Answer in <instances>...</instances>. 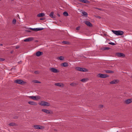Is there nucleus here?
Wrapping results in <instances>:
<instances>
[{
  "label": "nucleus",
  "instance_id": "nucleus-40",
  "mask_svg": "<svg viewBox=\"0 0 132 132\" xmlns=\"http://www.w3.org/2000/svg\"><path fill=\"white\" fill-rule=\"evenodd\" d=\"M19 48V46H17L15 48L16 49H18Z\"/></svg>",
  "mask_w": 132,
  "mask_h": 132
},
{
  "label": "nucleus",
  "instance_id": "nucleus-1",
  "mask_svg": "<svg viewBox=\"0 0 132 132\" xmlns=\"http://www.w3.org/2000/svg\"><path fill=\"white\" fill-rule=\"evenodd\" d=\"M112 31L114 34L117 35L121 36L123 35L124 34L123 32L121 30H112Z\"/></svg>",
  "mask_w": 132,
  "mask_h": 132
},
{
  "label": "nucleus",
  "instance_id": "nucleus-48",
  "mask_svg": "<svg viewBox=\"0 0 132 132\" xmlns=\"http://www.w3.org/2000/svg\"><path fill=\"white\" fill-rule=\"evenodd\" d=\"M38 42V41L37 40H36L35 41V42Z\"/></svg>",
  "mask_w": 132,
  "mask_h": 132
},
{
  "label": "nucleus",
  "instance_id": "nucleus-9",
  "mask_svg": "<svg viewBox=\"0 0 132 132\" xmlns=\"http://www.w3.org/2000/svg\"><path fill=\"white\" fill-rule=\"evenodd\" d=\"M116 55L118 57H125V55L124 54L121 53H116Z\"/></svg>",
  "mask_w": 132,
  "mask_h": 132
},
{
  "label": "nucleus",
  "instance_id": "nucleus-25",
  "mask_svg": "<svg viewBox=\"0 0 132 132\" xmlns=\"http://www.w3.org/2000/svg\"><path fill=\"white\" fill-rule=\"evenodd\" d=\"M88 80L87 78H84L81 80V81L82 82H85L87 81Z\"/></svg>",
  "mask_w": 132,
  "mask_h": 132
},
{
  "label": "nucleus",
  "instance_id": "nucleus-17",
  "mask_svg": "<svg viewBox=\"0 0 132 132\" xmlns=\"http://www.w3.org/2000/svg\"><path fill=\"white\" fill-rule=\"evenodd\" d=\"M43 29H44V28H34V29H33L34 30V31H38L43 30Z\"/></svg>",
  "mask_w": 132,
  "mask_h": 132
},
{
  "label": "nucleus",
  "instance_id": "nucleus-13",
  "mask_svg": "<svg viewBox=\"0 0 132 132\" xmlns=\"http://www.w3.org/2000/svg\"><path fill=\"white\" fill-rule=\"evenodd\" d=\"M55 86L61 87H63L64 86V85L63 84L59 83H56L55 84Z\"/></svg>",
  "mask_w": 132,
  "mask_h": 132
},
{
  "label": "nucleus",
  "instance_id": "nucleus-44",
  "mask_svg": "<svg viewBox=\"0 0 132 132\" xmlns=\"http://www.w3.org/2000/svg\"><path fill=\"white\" fill-rule=\"evenodd\" d=\"M57 15L59 16V17H60V15L59 14H57Z\"/></svg>",
  "mask_w": 132,
  "mask_h": 132
},
{
  "label": "nucleus",
  "instance_id": "nucleus-38",
  "mask_svg": "<svg viewBox=\"0 0 132 132\" xmlns=\"http://www.w3.org/2000/svg\"><path fill=\"white\" fill-rule=\"evenodd\" d=\"M34 73L36 74H38L39 73V72L38 71H35L34 72Z\"/></svg>",
  "mask_w": 132,
  "mask_h": 132
},
{
  "label": "nucleus",
  "instance_id": "nucleus-8",
  "mask_svg": "<svg viewBox=\"0 0 132 132\" xmlns=\"http://www.w3.org/2000/svg\"><path fill=\"white\" fill-rule=\"evenodd\" d=\"M50 70L51 72L54 73H57L59 72V71L58 70L53 68H50Z\"/></svg>",
  "mask_w": 132,
  "mask_h": 132
},
{
  "label": "nucleus",
  "instance_id": "nucleus-41",
  "mask_svg": "<svg viewBox=\"0 0 132 132\" xmlns=\"http://www.w3.org/2000/svg\"><path fill=\"white\" fill-rule=\"evenodd\" d=\"M34 29V28H30V29L31 30H32L33 31H34V30L33 29Z\"/></svg>",
  "mask_w": 132,
  "mask_h": 132
},
{
  "label": "nucleus",
  "instance_id": "nucleus-4",
  "mask_svg": "<svg viewBox=\"0 0 132 132\" xmlns=\"http://www.w3.org/2000/svg\"><path fill=\"white\" fill-rule=\"evenodd\" d=\"M75 68L78 71L84 72L88 71L87 70L84 68H81L79 67H76Z\"/></svg>",
  "mask_w": 132,
  "mask_h": 132
},
{
  "label": "nucleus",
  "instance_id": "nucleus-27",
  "mask_svg": "<svg viewBox=\"0 0 132 132\" xmlns=\"http://www.w3.org/2000/svg\"><path fill=\"white\" fill-rule=\"evenodd\" d=\"M15 123H11L9 124V125L10 126H15Z\"/></svg>",
  "mask_w": 132,
  "mask_h": 132
},
{
  "label": "nucleus",
  "instance_id": "nucleus-2",
  "mask_svg": "<svg viewBox=\"0 0 132 132\" xmlns=\"http://www.w3.org/2000/svg\"><path fill=\"white\" fill-rule=\"evenodd\" d=\"M39 105L42 106H50V103L44 101H41L40 102V103H39Z\"/></svg>",
  "mask_w": 132,
  "mask_h": 132
},
{
  "label": "nucleus",
  "instance_id": "nucleus-33",
  "mask_svg": "<svg viewBox=\"0 0 132 132\" xmlns=\"http://www.w3.org/2000/svg\"><path fill=\"white\" fill-rule=\"evenodd\" d=\"M108 44H110V45H115V44L114 43H112V42H109L108 43Z\"/></svg>",
  "mask_w": 132,
  "mask_h": 132
},
{
  "label": "nucleus",
  "instance_id": "nucleus-39",
  "mask_svg": "<svg viewBox=\"0 0 132 132\" xmlns=\"http://www.w3.org/2000/svg\"><path fill=\"white\" fill-rule=\"evenodd\" d=\"M45 19L44 18H42L40 19V20H44Z\"/></svg>",
  "mask_w": 132,
  "mask_h": 132
},
{
  "label": "nucleus",
  "instance_id": "nucleus-31",
  "mask_svg": "<svg viewBox=\"0 0 132 132\" xmlns=\"http://www.w3.org/2000/svg\"><path fill=\"white\" fill-rule=\"evenodd\" d=\"M16 20L15 19H13V21H12V23L13 24H14L16 22Z\"/></svg>",
  "mask_w": 132,
  "mask_h": 132
},
{
  "label": "nucleus",
  "instance_id": "nucleus-24",
  "mask_svg": "<svg viewBox=\"0 0 132 132\" xmlns=\"http://www.w3.org/2000/svg\"><path fill=\"white\" fill-rule=\"evenodd\" d=\"M78 84L77 83H72L70 84V85L72 86H74L77 85Z\"/></svg>",
  "mask_w": 132,
  "mask_h": 132
},
{
  "label": "nucleus",
  "instance_id": "nucleus-20",
  "mask_svg": "<svg viewBox=\"0 0 132 132\" xmlns=\"http://www.w3.org/2000/svg\"><path fill=\"white\" fill-rule=\"evenodd\" d=\"M45 15V14L43 13H39L37 15V16L38 17H41L44 16Z\"/></svg>",
  "mask_w": 132,
  "mask_h": 132
},
{
  "label": "nucleus",
  "instance_id": "nucleus-14",
  "mask_svg": "<svg viewBox=\"0 0 132 132\" xmlns=\"http://www.w3.org/2000/svg\"><path fill=\"white\" fill-rule=\"evenodd\" d=\"M28 103L32 105H37V103H36L33 101H29L28 102Z\"/></svg>",
  "mask_w": 132,
  "mask_h": 132
},
{
  "label": "nucleus",
  "instance_id": "nucleus-45",
  "mask_svg": "<svg viewBox=\"0 0 132 132\" xmlns=\"http://www.w3.org/2000/svg\"><path fill=\"white\" fill-rule=\"evenodd\" d=\"M97 17L98 18H99V19H100L101 18V17L100 16H97Z\"/></svg>",
  "mask_w": 132,
  "mask_h": 132
},
{
  "label": "nucleus",
  "instance_id": "nucleus-32",
  "mask_svg": "<svg viewBox=\"0 0 132 132\" xmlns=\"http://www.w3.org/2000/svg\"><path fill=\"white\" fill-rule=\"evenodd\" d=\"M34 82L36 83H40V82L39 81L37 80H35L34 81Z\"/></svg>",
  "mask_w": 132,
  "mask_h": 132
},
{
  "label": "nucleus",
  "instance_id": "nucleus-30",
  "mask_svg": "<svg viewBox=\"0 0 132 132\" xmlns=\"http://www.w3.org/2000/svg\"><path fill=\"white\" fill-rule=\"evenodd\" d=\"M58 58H59V59L60 60L62 61L64 59V57L62 56H61L59 57H58Z\"/></svg>",
  "mask_w": 132,
  "mask_h": 132
},
{
  "label": "nucleus",
  "instance_id": "nucleus-7",
  "mask_svg": "<svg viewBox=\"0 0 132 132\" xmlns=\"http://www.w3.org/2000/svg\"><path fill=\"white\" fill-rule=\"evenodd\" d=\"M14 82L16 84H22L24 83V81L21 79H17L15 80Z\"/></svg>",
  "mask_w": 132,
  "mask_h": 132
},
{
  "label": "nucleus",
  "instance_id": "nucleus-6",
  "mask_svg": "<svg viewBox=\"0 0 132 132\" xmlns=\"http://www.w3.org/2000/svg\"><path fill=\"white\" fill-rule=\"evenodd\" d=\"M33 127L34 128L38 129H43L45 128L43 126L38 125H34Z\"/></svg>",
  "mask_w": 132,
  "mask_h": 132
},
{
  "label": "nucleus",
  "instance_id": "nucleus-12",
  "mask_svg": "<svg viewBox=\"0 0 132 132\" xmlns=\"http://www.w3.org/2000/svg\"><path fill=\"white\" fill-rule=\"evenodd\" d=\"M85 24L87 26L89 27H92V24L89 21H85Z\"/></svg>",
  "mask_w": 132,
  "mask_h": 132
},
{
  "label": "nucleus",
  "instance_id": "nucleus-42",
  "mask_svg": "<svg viewBox=\"0 0 132 132\" xmlns=\"http://www.w3.org/2000/svg\"><path fill=\"white\" fill-rule=\"evenodd\" d=\"M27 32H31V31L30 30H27Z\"/></svg>",
  "mask_w": 132,
  "mask_h": 132
},
{
  "label": "nucleus",
  "instance_id": "nucleus-46",
  "mask_svg": "<svg viewBox=\"0 0 132 132\" xmlns=\"http://www.w3.org/2000/svg\"><path fill=\"white\" fill-rule=\"evenodd\" d=\"M21 62V61H20V62H18V64H20V62Z\"/></svg>",
  "mask_w": 132,
  "mask_h": 132
},
{
  "label": "nucleus",
  "instance_id": "nucleus-11",
  "mask_svg": "<svg viewBox=\"0 0 132 132\" xmlns=\"http://www.w3.org/2000/svg\"><path fill=\"white\" fill-rule=\"evenodd\" d=\"M34 39L32 37H30L24 39V41L25 42H30L33 40Z\"/></svg>",
  "mask_w": 132,
  "mask_h": 132
},
{
  "label": "nucleus",
  "instance_id": "nucleus-21",
  "mask_svg": "<svg viewBox=\"0 0 132 132\" xmlns=\"http://www.w3.org/2000/svg\"><path fill=\"white\" fill-rule=\"evenodd\" d=\"M80 2L84 3H88L89 1L87 0H79Z\"/></svg>",
  "mask_w": 132,
  "mask_h": 132
},
{
  "label": "nucleus",
  "instance_id": "nucleus-37",
  "mask_svg": "<svg viewBox=\"0 0 132 132\" xmlns=\"http://www.w3.org/2000/svg\"><path fill=\"white\" fill-rule=\"evenodd\" d=\"M5 60V59H4L3 58H0V61H3Z\"/></svg>",
  "mask_w": 132,
  "mask_h": 132
},
{
  "label": "nucleus",
  "instance_id": "nucleus-22",
  "mask_svg": "<svg viewBox=\"0 0 132 132\" xmlns=\"http://www.w3.org/2000/svg\"><path fill=\"white\" fill-rule=\"evenodd\" d=\"M107 73H113L114 72L112 71L107 70L105 71Z\"/></svg>",
  "mask_w": 132,
  "mask_h": 132
},
{
  "label": "nucleus",
  "instance_id": "nucleus-36",
  "mask_svg": "<svg viewBox=\"0 0 132 132\" xmlns=\"http://www.w3.org/2000/svg\"><path fill=\"white\" fill-rule=\"evenodd\" d=\"M110 49V48L108 47H106L104 49L105 50H108Z\"/></svg>",
  "mask_w": 132,
  "mask_h": 132
},
{
  "label": "nucleus",
  "instance_id": "nucleus-19",
  "mask_svg": "<svg viewBox=\"0 0 132 132\" xmlns=\"http://www.w3.org/2000/svg\"><path fill=\"white\" fill-rule=\"evenodd\" d=\"M61 64L62 66L64 67H67L68 66V64L67 62H64L62 63Z\"/></svg>",
  "mask_w": 132,
  "mask_h": 132
},
{
  "label": "nucleus",
  "instance_id": "nucleus-15",
  "mask_svg": "<svg viewBox=\"0 0 132 132\" xmlns=\"http://www.w3.org/2000/svg\"><path fill=\"white\" fill-rule=\"evenodd\" d=\"M42 111L47 114H49L50 113V111L47 109H43L42 110Z\"/></svg>",
  "mask_w": 132,
  "mask_h": 132
},
{
  "label": "nucleus",
  "instance_id": "nucleus-26",
  "mask_svg": "<svg viewBox=\"0 0 132 132\" xmlns=\"http://www.w3.org/2000/svg\"><path fill=\"white\" fill-rule=\"evenodd\" d=\"M54 14V12H52L50 14V16L52 18H53V15Z\"/></svg>",
  "mask_w": 132,
  "mask_h": 132
},
{
  "label": "nucleus",
  "instance_id": "nucleus-3",
  "mask_svg": "<svg viewBox=\"0 0 132 132\" xmlns=\"http://www.w3.org/2000/svg\"><path fill=\"white\" fill-rule=\"evenodd\" d=\"M97 77L101 78H105L108 77L109 76L107 74L99 73L97 75Z\"/></svg>",
  "mask_w": 132,
  "mask_h": 132
},
{
  "label": "nucleus",
  "instance_id": "nucleus-16",
  "mask_svg": "<svg viewBox=\"0 0 132 132\" xmlns=\"http://www.w3.org/2000/svg\"><path fill=\"white\" fill-rule=\"evenodd\" d=\"M118 82V81L117 80H114L110 82V84H116Z\"/></svg>",
  "mask_w": 132,
  "mask_h": 132
},
{
  "label": "nucleus",
  "instance_id": "nucleus-29",
  "mask_svg": "<svg viewBox=\"0 0 132 132\" xmlns=\"http://www.w3.org/2000/svg\"><path fill=\"white\" fill-rule=\"evenodd\" d=\"M62 43L67 44H69V43L68 42L66 41H63L62 42Z\"/></svg>",
  "mask_w": 132,
  "mask_h": 132
},
{
  "label": "nucleus",
  "instance_id": "nucleus-47",
  "mask_svg": "<svg viewBox=\"0 0 132 132\" xmlns=\"http://www.w3.org/2000/svg\"><path fill=\"white\" fill-rule=\"evenodd\" d=\"M3 45V44H0V46H2Z\"/></svg>",
  "mask_w": 132,
  "mask_h": 132
},
{
  "label": "nucleus",
  "instance_id": "nucleus-23",
  "mask_svg": "<svg viewBox=\"0 0 132 132\" xmlns=\"http://www.w3.org/2000/svg\"><path fill=\"white\" fill-rule=\"evenodd\" d=\"M82 13L83 14V15L85 16L86 17H87L88 15V13L84 11L82 12Z\"/></svg>",
  "mask_w": 132,
  "mask_h": 132
},
{
  "label": "nucleus",
  "instance_id": "nucleus-35",
  "mask_svg": "<svg viewBox=\"0 0 132 132\" xmlns=\"http://www.w3.org/2000/svg\"><path fill=\"white\" fill-rule=\"evenodd\" d=\"M99 108H102L103 107V105H100L99 106Z\"/></svg>",
  "mask_w": 132,
  "mask_h": 132
},
{
  "label": "nucleus",
  "instance_id": "nucleus-28",
  "mask_svg": "<svg viewBox=\"0 0 132 132\" xmlns=\"http://www.w3.org/2000/svg\"><path fill=\"white\" fill-rule=\"evenodd\" d=\"M63 15L65 16H67L68 15V14L66 12H64L63 13Z\"/></svg>",
  "mask_w": 132,
  "mask_h": 132
},
{
  "label": "nucleus",
  "instance_id": "nucleus-18",
  "mask_svg": "<svg viewBox=\"0 0 132 132\" xmlns=\"http://www.w3.org/2000/svg\"><path fill=\"white\" fill-rule=\"evenodd\" d=\"M42 54V52L40 51H38L36 53V55L37 56H39L41 55Z\"/></svg>",
  "mask_w": 132,
  "mask_h": 132
},
{
  "label": "nucleus",
  "instance_id": "nucleus-10",
  "mask_svg": "<svg viewBox=\"0 0 132 132\" xmlns=\"http://www.w3.org/2000/svg\"><path fill=\"white\" fill-rule=\"evenodd\" d=\"M132 102V99H129L125 100L124 101V103L126 104H128Z\"/></svg>",
  "mask_w": 132,
  "mask_h": 132
},
{
  "label": "nucleus",
  "instance_id": "nucleus-43",
  "mask_svg": "<svg viewBox=\"0 0 132 132\" xmlns=\"http://www.w3.org/2000/svg\"><path fill=\"white\" fill-rule=\"evenodd\" d=\"M14 118L15 119L18 118V117L17 116H15L14 117Z\"/></svg>",
  "mask_w": 132,
  "mask_h": 132
},
{
  "label": "nucleus",
  "instance_id": "nucleus-49",
  "mask_svg": "<svg viewBox=\"0 0 132 132\" xmlns=\"http://www.w3.org/2000/svg\"><path fill=\"white\" fill-rule=\"evenodd\" d=\"M13 52V51H12L11 52V53H12Z\"/></svg>",
  "mask_w": 132,
  "mask_h": 132
},
{
  "label": "nucleus",
  "instance_id": "nucleus-50",
  "mask_svg": "<svg viewBox=\"0 0 132 132\" xmlns=\"http://www.w3.org/2000/svg\"><path fill=\"white\" fill-rule=\"evenodd\" d=\"M1 0H0V1H1Z\"/></svg>",
  "mask_w": 132,
  "mask_h": 132
},
{
  "label": "nucleus",
  "instance_id": "nucleus-5",
  "mask_svg": "<svg viewBox=\"0 0 132 132\" xmlns=\"http://www.w3.org/2000/svg\"><path fill=\"white\" fill-rule=\"evenodd\" d=\"M28 97L31 99L36 100H38L40 99V97L39 96L36 97V96H28Z\"/></svg>",
  "mask_w": 132,
  "mask_h": 132
},
{
  "label": "nucleus",
  "instance_id": "nucleus-34",
  "mask_svg": "<svg viewBox=\"0 0 132 132\" xmlns=\"http://www.w3.org/2000/svg\"><path fill=\"white\" fill-rule=\"evenodd\" d=\"M80 27L78 26L76 28V29L77 30H79V29H80Z\"/></svg>",
  "mask_w": 132,
  "mask_h": 132
}]
</instances>
